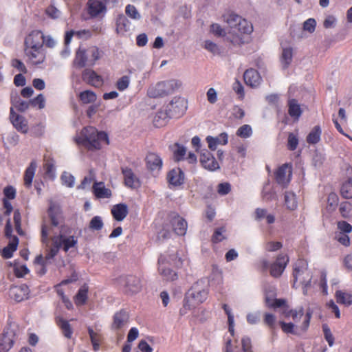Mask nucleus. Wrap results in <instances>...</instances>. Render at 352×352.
<instances>
[{
  "instance_id": "obj_63",
  "label": "nucleus",
  "mask_w": 352,
  "mask_h": 352,
  "mask_svg": "<svg viewBox=\"0 0 352 352\" xmlns=\"http://www.w3.org/2000/svg\"><path fill=\"white\" fill-rule=\"evenodd\" d=\"M31 105L38 107L40 109L45 107V97L43 94H38L35 98L30 100Z\"/></svg>"
},
{
  "instance_id": "obj_33",
  "label": "nucleus",
  "mask_w": 352,
  "mask_h": 352,
  "mask_svg": "<svg viewBox=\"0 0 352 352\" xmlns=\"http://www.w3.org/2000/svg\"><path fill=\"white\" fill-rule=\"evenodd\" d=\"M56 324L62 330V332L65 337L67 338H71L73 330L69 322L60 316L56 318Z\"/></svg>"
},
{
  "instance_id": "obj_56",
  "label": "nucleus",
  "mask_w": 352,
  "mask_h": 352,
  "mask_svg": "<svg viewBox=\"0 0 352 352\" xmlns=\"http://www.w3.org/2000/svg\"><path fill=\"white\" fill-rule=\"evenodd\" d=\"M60 179L63 185L69 188H72L74 185L75 177L69 173L63 172Z\"/></svg>"
},
{
  "instance_id": "obj_51",
  "label": "nucleus",
  "mask_w": 352,
  "mask_h": 352,
  "mask_svg": "<svg viewBox=\"0 0 352 352\" xmlns=\"http://www.w3.org/2000/svg\"><path fill=\"white\" fill-rule=\"evenodd\" d=\"M87 50L89 58V65H93L100 57L99 49L96 46H91Z\"/></svg>"
},
{
  "instance_id": "obj_46",
  "label": "nucleus",
  "mask_w": 352,
  "mask_h": 352,
  "mask_svg": "<svg viewBox=\"0 0 352 352\" xmlns=\"http://www.w3.org/2000/svg\"><path fill=\"white\" fill-rule=\"evenodd\" d=\"M88 286L83 285L78 290L75 297V302L77 305H84L87 299Z\"/></svg>"
},
{
  "instance_id": "obj_42",
  "label": "nucleus",
  "mask_w": 352,
  "mask_h": 352,
  "mask_svg": "<svg viewBox=\"0 0 352 352\" xmlns=\"http://www.w3.org/2000/svg\"><path fill=\"white\" fill-rule=\"evenodd\" d=\"M293 58V50L292 47L283 48L280 62L283 69H287L291 64Z\"/></svg>"
},
{
  "instance_id": "obj_24",
  "label": "nucleus",
  "mask_w": 352,
  "mask_h": 352,
  "mask_svg": "<svg viewBox=\"0 0 352 352\" xmlns=\"http://www.w3.org/2000/svg\"><path fill=\"white\" fill-rule=\"evenodd\" d=\"M169 183L174 186H179L184 183V173L180 168L171 170L167 176Z\"/></svg>"
},
{
  "instance_id": "obj_36",
  "label": "nucleus",
  "mask_w": 352,
  "mask_h": 352,
  "mask_svg": "<svg viewBox=\"0 0 352 352\" xmlns=\"http://www.w3.org/2000/svg\"><path fill=\"white\" fill-rule=\"evenodd\" d=\"M37 164L35 161L31 162L29 166L25 171L24 183L27 187H30L34 178Z\"/></svg>"
},
{
  "instance_id": "obj_34",
  "label": "nucleus",
  "mask_w": 352,
  "mask_h": 352,
  "mask_svg": "<svg viewBox=\"0 0 352 352\" xmlns=\"http://www.w3.org/2000/svg\"><path fill=\"white\" fill-rule=\"evenodd\" d=\"M283 314L285 318H292L294 322H297L303 316L304 309L302 307L298 309H289L288 307H285Z\"/></svg>"
},
{
  "instance_id": "obj_54",
  "label": "nucleus",
  "mask_w": 352,
  "mask_h": 352,
  "mask_svg": "<svg viewBox=\"0 0 352 352\" xmlns=\"http://www.w3.org/2000/svg\"><path fill=\"white\" fill-rule=\"evenodd\" d=\"M298 142L299 140L296 134L293 133H289L288 134L287 145L288 150L292 151H295L298 147Z\"/></svg>"
},
{
  "instance_id": "obj_13",
  "label": "nucleus",
  "mask_w": 352,
  "mask_h": 352,
  "mask_svg": "<svg viewBox=\"0 0 352 352\" xmlns=\"http://www.w3.org/2000/svg\"><path fill=\"white\" fill-rule=\"evenodd\" d=\"M25 54L29 62L32 65H38L44 62L45 52L44 48L25 47Z\"/></svg>"
},
{
  "instance_id": "obj_57",
  "label": "nucleus",
  "mask_w": 352,
  "mask_h": 352,
  "mask_svg": "<svg viewBox=\"0 0 352 352\" xmlns=\"http://www.w3.org/2000/svg\"><path fill=\"white\" fill-rule=\"evenodd\" d=\"M252 130L250 125L244 124L239 127L236 131L237 136L242 138H248L252 135Z\"/></svg>"
},
{
  "instance_id": "obj_58",
  "label": "nucleus",
  "mask_w": 352,
  "mask_h": 352,
  "mask_svg": "<svg viewBox=\"0 0 352 352\" xmlns=\"http://www.w3.org/2000/svg\"><path fill=\"white\" fill-rule=\"evenodd\" d=\"M103 227V222L100 217L95 216L89 223V228L93 230H100Z\"/></svg>"
},
{
  "instance_id": "obj_27",
  "label": "nucleus",
  "mask_w": 352,
  "mask_h": 352,
  "mask_svg": "<svg viewBox=\"0 0 352 352\" xmlns=\"http://www.w3.org/2000/svg\"><path fill=\"white\" fill-rule=\"evenodd\" d=\"M11 104L15 107L19 111L23 112L29 108L31 104L30 101L27 102L20 98L16 91L12 92L10 95Z\"/></svg>"
},
{
  "instance_id": "obj_19",
  "label": "nucleus",
  "mask_w": 352,
  "mask_h": 352,
  "mask_svg": "<svg viewBox=\"0 0 352 352\" xmlns=\"http://www.w3.org/2000/svg\"><path fill=\"white\" fill-rule=\"evenodd\" d=\"M245 83L251 87H256L261 82V77L257 70L250 68L248 69L243 74Z\"/></svg>"
},
{
  "instance_id": "obj_20",
  "label": "nucleus",
  "mask_w": 352,
  "mask_h": 352,
  "mask_svg": "<svg viewBox=\"0 0 352 352\" xmlns=\"http://www.w3.org/2000/svg\"><path fill=\"white\" fill-rule=\"evenodd\" d=\"M10 119L13 126L18 130L23 133L28 131V122L25 118L19 114H16L13 108L10 109Z\"/></svg>"
},
{
  "instance_id": "obj_47",
  "label": "nucleus",
  "mask_w": 352,
  "mask_h": 352,
  "mask_svg": "<svg viewBox=\"0 0 352 352\" xmlns=\"http://www.w3.org/2000/svg\"><path fill=\"white\" fill-rule=\"evenodd\" d=\"M263 218L266 219L268 224H272L275 221V217L273 214H267V210L263 208H256L255 210V219L257 221H261Z\"/></svg>"
},
{
  "instance_id": "obj_14",
  "label": "nucleus",
  "mask_w": 352,
  "mask_h": 352,
  "mask_svg": "<svg viewBox=\"0 0 352 352\" xmlns=\"http://www.w3.org/2000/svg\"><path fill=\"white\" fill-rule=\"evenodd\" d=\"M30 289L28 287L25 285L17 286H12L9 290L10 297L16 302H21L26 300L29 297Z\"/></svg>"
},
{
  "instance_id": "obj_55",
  "label": "nucleus",
  "mask_w": 352,
  "mask_h": 352,
  "mask_svg": "<svg viewBox=\"0 0 352 352\" xmlns=\"http://www.w3.org/2000/svg\"><path fill=\"white\" fill-rule=\"evenodd\" d=\"M339 211L343 218L349 217L352 212V204L348 201H343L340 204Z\"/></svg>"
},
{
  "instance_id": "obj_8",
  "label": "nucleus",
  "mask_w": 352,
  "mask_h": 352,
  "mask_svg": "<svg viewBox=\"0 0 352 352\" xmlns=\"http://www.w3.org/2000/svg\"><path fill=\"white\" fill-rule=\"evenodd\" d=\"M16 326L6 327L0 336V352H8L13 346L16 335Z\"/></svg>"
},
{
  "instance_id": "obj_30",
  "label": "nucleus",
  "mask_w": 352,
  "mask_h": 352,
  "mask_svg": "<svg viewBox=\"0 0 352 352\" xmlns=\"http://www.w3.org/2000/svg\"><path fill=\"white\" fill-rule=\"evenodd\" d=\"M19 244L17 236H13L10 240L7 246L2 251V256L5 258H10L12 256L13 252L16 250Z\"/></svg>"
},
{
  "instance_id": "obj_35",
  "label": "nucleus",
  "mask_w": 352,
  "mask_h": 352,
  "mask_svg": "<svg viewBox=\"0 0 352 352\" xmlns=\"http://www.w3.org/2000/svg\"><path fill=\"white\" fill-rule=\"evenodd\" d=\"M74 36H76L79 38H88L91 36V32L89 30H82L79 31L71 30L69 32H67L65 36V43L66 45H69L72 38Z\"/></svg>"
},
{
  "instance_id": "obj_5",
  "label": "nucleus",
  "mask_w": 352,
  "mask_h": 352,
  "mask_svg": "<svg viewBox=\"0 0 352 352\" xmlns=\"http://www.w3.org/2000/svg\"><path fill=\"white\" fill-rule=\"evenodd\" d=\"M182 86L180 80L172 79L157 82L149 87L147 94L150 98H162L173 94Z\"/></svg>"
},
{
  "instance_id": "obj_18",
  "label": "nucleus",
  "mask_w": 352,
  "mask_h": 352,
  "mask_svg": "<svg viewBox=\"0 0 352 352\" xmlns=\"http://www.w3.org/2000/svg\"><path fill=\"white\" fill-rule=\"evenodd\" d=\"M82 78L83 81L95 87H99L103 83L102 77L97 74L94 70L89 69L83 71Z\"/></svg>"
},
{
  "instance_id": "obj_37",
  "label": "nucleus",
  "mask_w": 352,
  "mask_h": 352,
  "mask_svg": "<svg viewBox=\"0 0 352 352\" xmlns=\"http://www.w3.org/2000/svg\"><path fill=\"white\" fill-rule=\"evenodd\" d=\"M129 25L130 22L124 15H119L116 21L117 33L123 34L129 30Z\"/></svg>"
},
{
  "instance_id": "obj_60",
  "label": "nucleus",
  "mask_w": 352,
  "mask_h": 352,
  "mask_svg": "<svg viewBox=\"0 0 352 352\" xmlns=\"http://www.w3.org/2000/svg\"><path fill=\"white\" fill-rule=\"evenodd\" d=\"M126 14L133 19L139 20L141 18V15L138 12L136 8L133 5H128L125 10Z\"/></svg>"
},
{
  "instance_id": "obj_25",
  "label": "nucleus",
  "mask_w": 352,
  "mask_h": 352,
  "mask_svg": "<svg viewBox=\"0 0 352 352\" xmlns=\"http://www.w3.org/2000/svg\"><path fill=\"white\" fill-rule=\"evenodd\" d=\"M146 165L151 170H158L162 166V160L156 153H150L146 157Z\"/></svg>"
},
{
  "instance_id": "obj_64",
  "label": "nucleus",
  "mask_w": 352,
  "mask_h": 352,
  "mask_svg": "<svg viewBox=\"0 0 352 352\" xmlns=\"http://www.w3.org/2000/svg\"><path fill=\"white\" fill-rule=\"evenodd\" d=\"M206 140L208 144V148L211 151H215L220 144V140L218 137L214 138L212 136L208 135Z\"/></svg>"
},
{
  "instance_id": "obj_44",
  "label": "nucleus",
  "mask_w": 352,
  "mask_h": 352,
  "mask_svg": "<svg viewBox=\"0 0 352 352\" xmlns=\"http://www.w3.org/2000/svg\"><path fill=\"white\" fill-rule=\"evenodd\" d=\"M285 204L287 209L294 210L298 207V202L296 195L292 192H285Z\"/></svg>"
},
{
  "instance_id": "obj_16",
  "label": "nucleus",
  "mask_w": 352,
  "mask_h": 352,
  "mask_svg": "<svg viewBox=\"0 0 352 352\" xmlns=\"http://www.w3.org/2000/svg\"><path fill=\"white\" fill-rule=\"evenodd\" d=\"M87 10L91 18H96L104 14L107 9L105 5L99 0H88Z\"/></svg>"
},
{
  "instance_id": "obj_15",
  "label": "nucleus",
  "mask_w": 352,
  "mask_h": 352,
  "mask_svg": "<svg viewBox=\"0 0 352 352\" xmlns=\"http://www.w3.org/2000/svg\"><path fill=\"white\" fill-rule=\"evenodd\" d=\"M56 244H58L60 248H63L65 252H67L71 248H74L78 243L77 239L74 236H66L62 234L52 239Z\"/></svg>"
},
{
  "instance_id": "obj_40",
  "label": "nucleus",
  "mask_w": 352,
  "mask_h": 352,
  "mask_svg": "<svg viewBox=\"0 0 352 352\" xmlns=\"http://www.w3.org/2000/svg\"><path fill=\"white\" fill-rule=\"evenodd\" d=\"M288 113L294 118L298 119L302 114V110L298 102L295 99H291L288 102Z\"/></svg>"
},
{
  "instance_id": "obj_7",
  "label": "nucleus",
  "mask_w": 352,
  "mask_h": 352,
  "mask_svg": "<svg viewBox=\"0 0 352 352\" xmlns=\"http://www.w3.org/2000/svg\"><path fill=\"white\" fill-rule=\"evenodd\" d=\"M276 182L283 188H286L290 183L292 176V166L285 163L280 166L274 173Z\"/></svg>"
},
{
  "instance_id": "obj_6",
  "label": "nucleus",
  "mask_w": 352,
  "mask_h": 352,
  "mask_svg": "<svg viewBox=\"0 0 352 352\" xmlns=\"http://www.w3.org/2000/svg\"><path fill=\"white\" fill-rule=\"evenodd\" d=\"M289 256L287 254H280L276 261L269 265V262L266 259L261 261V265L263 271L270 268V274L274 278L280 277L283 273L285 267L289 263Z\"/></svg>"
},
{
  "instance_id": "obj_62",
  "label": "nucleus",
  "mask_w": 352,
  "mask_h": 352,
  "mask_svg": "<svg viewBox=\"0 0 352 352\" xmlns=\"http://www.w3.org/2000/svg\"><path fill=\"white\" fill-rule=\"evenodd\" d=\"M336 239L340 244L345 247H349L351 244L350 238L348 236V234L338 232L336 235Z\"/></svg>"
},
{
  "instance_id": "obj_17",
  "label": "nucleus",
  "mask_w": 352,
  "mask_h": 352,
  "mask_svg": "<svg viewBox=\"0 0 352 352\" xmlns=\"http://www.w3.org/2000/svg\"><path fill=\"white\" fill-rule=\"evenodd\" d=\"M166 257L160 256L158 259V272L162 277L169 281H173L177 278V274L175 272L170 269L167 265H165Z\"/></svg>"
},
{
  "instance_id": "obj_9",
  "label": "nucleus",
  "mask_w": 352,
  "mask_h": 352,
  "mask_svg": "<svg viewBox=\"0 0 352 352\" xmlns=\"http://www.w3.org/2000/svg\"><path fill=\"white\" fill-rule=\"evenodd\" d=\"M186 109V101L182 97H174L166 106V109L172 118L180 117Z\"/></svg>"
},
{
  "instance_id": "obj_28",
  "label": "nucleus",
  "mask_w": 352,
  "mask_h": 352,
  "mask_svg": "<svg viewBox=\"0 0 352 352\" xmlns=\"http://www.w3.org/2000/svg\"><path fill=\"white\" fill-rule=\"evenodd\" d=\"M87 50L82 47H79L76 53V57L74 60V65L78 67L82 68L89 64Z\"/></svg>"
},
{
  "instance_id": "obj_38",
  "label": "nucleus",
  "mask_w": 352,
  "mask_h": 352,
  "mask_svg": "<svg viewBox=\"0 0 352 352\" xmlns=\"http://www.w3.org/2000/svg\"><path fill=\"white\" fill-rule=\"evenodd\" d=\"M322 131L320 126H315L306 138V141L309 144H316L320 140Z\"/></svg>"
},
{
  "instance_id": "obj_52",
  "label": "nucleus",
  "mask_w": 352,
  "mask_h": 352,
  "mask_svg": "<svg viewBox=\"0 0 352 352\" xmlns=\"http://www.w3.org/2000/svg\"><path fill=\"white\" fill-rule=\"evenodd\" d=\"M164 256H165V255ZM166 257L165 265H173L177 267H181L183 265V260L178 256L177 253L169 254L168 256H166Z\"/></svg>"
},
{
  "instance_id": "obj_49",
  "label": "nucleus",
  "mask_w": 352,
  "mask_h": 352,
  "mask_svg": "<svg viewBox=\"0 0 352 352\" xmlns=\"http://www.w3.org/2000/svg\"><path fill=\"white\" fill-rule=\"evenodd\" d=\"M338 201L339 198L336 193H329L327 197V210L329 212L335 211L338 207Z\"/></svg>"
},
{
  "instance_id": "obj_41",
  "label": "nucleus",
  "mask_w": 352,
  "mask_h": 352,
  "mask_svg": "<svg viewBox=\"0 0 352 352\" xmlns=\"http://www.w3.org/2000/svg\"><path fill=\"white\" fill-rule=\"evenodd\" d=\"M171 150L173 153V157L175 161L179 162L184 159V156L186 153V148L178 143H175L171 146Z\"/></svg>"
},
{
  "instance_id": "obj_31",
  "label": "nucleus",
  "mask_w": 352,
  "mask_h": 352,
  "mask_svg": "<svg viewBox=\"0 0 352 352\" xmlns=\"http://www.w3.org/2000/svg\"><path fill=\"white\" fill-rule=\"evenodd\" d=\"M93 191L96 197L100 199L109 198L111 196V190L105 188L102 182H95L93 186Z\"/></svg>"
},
{
  "instance_id": "obj_32",
  "label": "nucleus",
  "mask_w": 352,
  "mask_h": 352,
  "mask_svg": "<svg viewBox=\"0 0 352 352\" xmlns=\"http://www.w3.org/2000/svg\"><path fill=\"white\" fill-rule=\"evenodd\" d=\"M338 304L349 307L352 305V294L342 290H337L335 294Z\"/></svg>"
},
{
  "instance_id": "obj_26",
  "label": "nucleus",
  "mask_w": 352,
  "mask_h": 352,
  "mask_svg": "<svg viewBox=\"0 0 352 352\" xmlns=\"http://www.w3.org/2000/svg\"><path fill=\"white\" fill-rule=\"evenodd\" d=\"M128 212V206L125 204H116L111 209V214L118 221H122L127 216Z\"/></svg>"
},
{
  "instance_id": "obj_48",
  "label": "nucleus",
  "mask_w": 352,
  "mask_h": 352,
  "mask_svg": "<svg viewBox=\"0 0 352 352\" xmlns=\"http://www.w3.org/2000/svg\"><path fill=\"white\" fill-rule=\"evenodd\" d=\"M87 330L93 345V349L96 351L100 349V343L102 339V336L98 333L95 332L90 327H88Z\"/></svg>"
},
{
  "instance_id": "obj_45",
  "label": "nucleus",
  "mask_w": 352,
  "mask_h": 352,
  "mask_svg": "<svg viewBox=\"0 0 352 352\" xmlns=\"http://www.w3.org/2000/svg\"><path fill=\"white\" fill-rule=\"evenodd\" d=\"M340 195L344 199L352 198V178H349L342 183L340 188Z\"/></svg>"
},
{
  "instance_id": "obj_1",
  "label": "nucleus",
  "mask_w": 352,
  "mask_h": 352,
  "mask_svg": "<svg viewBox=\"0 0 352 352\" xmlns=\"http://www.w3.org/2000/svg\"><path fill=\"white\" fill-rule=\"evenodd\" d=\"M223 18L227 23L225 29L221 28L223 42L230 43L234 46H240L246 43V36L254 31L252 23L233 12L223 14Z\"/></svg>"
},
{
  "instance_id": "obj_43",
  "label": "nucleus",
  "mask_w": 352,
  "mask_h": 352,
  "mask_svg": "<svg viewBox=\"0 0 352 352\" xmlns=\"http://www.w3.org/2000/svg\"><path fill=\"white\" fill-rule=\"evenodd\" d=\"M78 97L80 101L84 104L94 103L97 99L96 94L90 90H85L80 92Z\"/></svg>"
},
{
  "instance_id": "obj_12",
  "label": "nucleus",
  "mask_w": 352,
  "mask_h": 352,
  "mask_svg": "<svg viewBox=\"0 0 352 352\" xmlns=\"http://www.w3.org/2000/svg\"><path fill=\"white\" fill-rule=\"evenodd\" d=\"M45 36L41 31H32L25 39V47L43 48Z\"/></svg>"
},
{
  "instance_id": "obj_50",
  "label": "nucleus",
  "mask_w": 352,
  "mask_h": 352,
  "mask_svg": "<svg viewBox=\"0 0 352 352\" xmlns=\"http://www.w3.org/2000/svg\"><path fill=\"white\" fill-rule=\"evenodd\" d=\"M45 174L51 179L55 177V161L52 158L45 159L44 164Z\"/></svg>"
},
{
  "instance_id": "obj_10",
  "label": "nucleus",
  "mask_w": 352,
  "mask_h": 352,
  "mask_svg": "<svg viewBox=\"0 0 352 352\" xmlns=\"http://www.w3.org/2000/svg\"><path fill=\"white\" fill-rule=\"evenodd\" d=\"M120 283L124 287L125 292L134 294L139 292L142 288L140 279L133 275L120 278Z\"/></svg>"
},
{
  "instance_id": "obj_4",
  "label": "nucleus",
  "mask_w": 352,
  "mask_h": 352,
  "mask_svg": "<svg viewBox=\"0 0 352 352\" xmlns=\"http://www.w3.org/2000/svg\"><path fill=\"white\" fill-rule=\"evenodd\" d=\"M292 275L293 287L297 288L301 285L303 294L306 295L312 278L307 263L304 260H298L294 267Z\"/></svg>"
},
{
  "instance_id": "obj_59",
  "label": "nucleus",
  "mask_w": 352,
  "mask_h": 352,
  "mask_svg": "<svg viewBox=\"0 0 352 352\" xmlns=\"http://www.w3.org/2000/svg\"><path fill=\"white\" fill-rule=\"evenodd\" d=\"M339 232L349 234L352 232V226L346 221H340L337 223Z\"/></svg>"
},
{
  "instance_id": "obj_39",
  "label": "nucleus",
  "mask_w": 352,
  "mask_h": 352,
  "mask_svg": "<svg viewBox=\"0 0 352 352\" xmlns=\"http://www.w3.org/2000/svg\"><path fill=\"white\" fill-rule=\"evenodd\" d=\"M168 111L166 109L165 110H161L155 115L153 123L157 127H161L166 124L167 120L170 118Z\"/></svg>"
},
{
  "instance_id": "obj_22",
  "label": "nucleus",
  "mask_w": 352,
  "mask_h": 352,
  "mask_svg": "<svg viewBox=\"0 0 352 352\" xmlns=\"http://www.w3.org/2000/svg\"><path fill=\"white\" fill-rule=\"evenodd\" d=\"M200 162L208 170H214L219 168V164L208 151H204L200 155Z\"/></svg>"
},
{
  "instance_id": "obj_61",
  "label": "nucleus",
  "mask_w": 352,
  "mask_h": 352,
  "mask_svg": "<svg viewBox=\"0 0 352 352\" xmlns=\"http://www.w3.org/2000/svg\"><path fill=\"white\" fill-rule=\"evenodd\" d=\"M130 83V78L128 76H124L121 77L116 83V87L118 90L124 91L125 90Z\"/></svg>"
},
{
  "instance_id": "obj_23",
  "label": "nucleus",
  "mask_w": 352,
  "mask_h": 352,
  "mask_svg": "<svg viewBox=\"0 0 352 352\" xmlns=\"http://www.w3.org/2000/svg\"><path fill=\"white\" fill-rule=\"evenodd\" d=\"M122 173L124 175V184L131 188H137L140 186L138 178L135 175L129 168H122Z\"/></svg>"
},
{
  "instance_id": "obj_21",
  "label": "nucleus",
  "mask_w": 352,
  "mask_h": 352,
  "mask_svg": "<svg viewBox=\"0 0 352 352\" xmlns=\"http://www.w3.org/2000/svg\"><path fill=\"white\" fill-rule=\"evenodd\" d=\"M48 214L52 226L58 227L61 225L63 217L60 208L58 205L52 202L48 209Z\"/></svg>"
},
{
  "instance_id": "obj_53",
  "label": "nucleus",
  "mask_w": 352,
  "mask_h": 352,
  "mask_svg": "<svg viewBox=\"0 0 352 352\" xmlns=\"http://www.w3.org/2000/svg\"><path fill=\"white\" fill-rule=\"evenodd\" d=\"M222 307H223L225 313L228 316L229 332L230 333V334L232 336H234V316L232 315V314L231 312V309H230V307L227 305H226V304L223 305Z\"/></svg>"
},
{
  "instance_id": "obj_29",
  "label": "nucleus",
  "mask_w": 352,
  "mask_h": 352,
  "mask_svg": "<svg viewBox=\"0 0 352 352\" xmlns=\"http://www.w3.org/2000/svg\"><path fill=\"white\" fill-rule=\"evenodd\" d=\"M129 314L126 311L121 310L116 313L113 317L112 328L118 329L124 326L129 321Z\"/></svg>"
},
{
  "instance_id": "obj_11",
  "label": "nucleus",
  "mask_w": 352,
  "mask_h": 352,
  "mask_svg": "<svg viewBox=\"0 0 352 352\" xmlns=\"http://www.w3.org/2000/svg\"><path fill=\"white\" fill-rule=\"evenodd\" d=\"M169 221L174 232L179 236H184L187 230V222L182 217L175 212H171L168 215Z\"/></svg>"
},
{
  "instance_id": "obj_2",
  "label": "nucleus",
  "mask_w": 352,
  "mask_h": 352,
  "mask_svg": "<svg viewBox=\"0 0 352 352\" xmlns=\"http://www.w3.org/2000/svg\"><path fill=\"white\" fill-rule=\"evenodd\" d=\"M208 294L207 285L204 281L194 283L186 293L183 307L179 311L180 315L186 314L189 310L203 303L207 299Z\"/></svg>"
},
{
  "instance_id": "obj_3",
  "label": "nucleus",
  "mask_w": 352,
  "mask_h": 352,
  "mask_svg": "<svg viewBox=\"0 0 352 352\" xmlns=\"http://www.w3.org/2000/svg\"><path fill=\"white\" fill-rule=\"evenodd\" d=\"M78 144H80L89 150L100 149L103 143L108 144L107 134L103 131L98 132L94 126L82 129L80 135L75 138Z\"/></svg>"
}]
</instances>
